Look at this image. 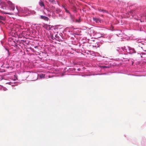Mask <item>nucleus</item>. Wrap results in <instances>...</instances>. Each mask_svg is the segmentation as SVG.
<instances>
[{
  "mask_svg": "<svg viewBox=\"0 0 146 146\" xmlns=\"http://www.w3.org/2000/svg\"><path fill=\"white\" fill-rule=\"evenodd\" d=\"M39 4L40 5L41 7L44 6V4L43 2L41 1H40L39 2Z\"/></svg>",
  "mask_w": 146,
  "mask_h": 146,
  "instance_id": "obj_4",
  "label": "nucleus"
},
{
  "mask_svg": "<svg viewBox=\"0 0 146 146\" xmlns=\"http://www.w3.org/2000/svg\"><path fill=\"white\" fill-rule=\"evenodd\" d=\"M40 18L46 21H48L49 19V18L43 15L40 16Z\"/></svg>",
  "mask_w": 146,
  "mask_h": 146,
  "instance_id": "obj_1",
  "label": "nucleus"
},
{
  "mask_svg": "<svg viewBox=\"0 0 146 146\" xmlns=\"http://www.w3.org/2000/svg\"><path fill=\"white\" fill-rule=\"evenodd\" d=\"M2 22L1 21H0V23Z\"/></svg>",
  "mask_w": 146,
  "mask_h": 146,
  "instance_id": "obj_11",
  "label": "nucleus"
},
{
  "mask_svg": "<svg viewBox=\"0 0 146 146\" xmlns=\"http://www.w3.org/2000/svg\"><path fill=\"white\" fill-rule=\"evenodd\" d=\"M99 11L100 12H102L104 13L106 12V10H103L102 9H99Z\"/></svg>",
  "mask_w": 146,
  "mask_h": 146,
  "instance_id": "obj_5",
  "label": "nucleus"
},
{
  "mask_svg": "<svg viewBox=\"0 0 146 146\" xmlns=\"http://www.w3.org/2000/svg\"><path fill=\"white\" fill-rule=\"evenodd\" d=\"M76 21L77 22H78L79 23H80L81 22V20H80V19H79V20H76Z\"/></svg>",
  "mask_w": 146,
  "mask_h": 146,
  "instance_id": "obj_9",
  "label": "nucleus"
},
{
  "mask_svg": "<svg viewBox=\"0 0 146 146\" xmlns=\"http://www.w3.org/2000/svg\"><path fill=\"white\" fill-rule=\"evenodd\" d=\"M65 11L67 13H68L70 15V16L71 17L72 16V15H71V14L69 12V11L68 10H67L66 9V8H65Z\"/></svg>",
  "mask_w": 146,
  "mask_h": 146,
  "instance_id": "obj_6",
  "label": "nucleus"
},
{
  "mask_svg": "<svg viewBox=\"0 0 146 146\" xmlns=\"http://www.w3.org/2000/svg\"><path fill=\"white\" fill-rule=\"evenodd\" d=\"M50 1L51 3L53 4H56V1L54 0H51Z\"/></svg>",
  "mask_w": 146,
  "mask_h": 146,
  "instance_id": "obj_7",
  "label": "nucleus"
},
{
  "mask_svg": "<svg viewBox=\"0 0 146 146\" xmlns=\"http://www.w3.org/2000/svg\"><path fill=\"white\" fill-rule=\"evenodd\" d=\"M0 19L2 20H5V18L3 17L0 16Z\"/></svg>",
  "mask_w": 146,
  "mask_h": 146,
  "instance_id": "obj_8",
  "label": "nucleus"
},
{
  "mask_svg": "<svg viewBox=\"0 0 146 146\" xmlns=\"http://www.w3.org/2000/svg\"><path fill=\"white\" fill-rule=\"evenodd\" d=\"M50 26V25L45 24L43 27L46 29L48 28V30H50L51 29Z\"/></svg>",
  "mask_w": 146,
  "mask_h": 146,
  "instance_id": "obj_3",
  "label": "nucleus"
},
{
  "mask_svg": "<svg viewBox=\"0 0 146 146\" xmlns=\"http://www.w3.org/2000/svg\"><path fill=\"white\" fill-rule=\"evenodd\" d=\"M102 67L103 68H109V67L107 66H102Z\"/></svg>",
  "mask_w": 146,
  "mask_h": 146,
  "instance_id": "obj_10",
  "label": "nucleus"
},
{
  "mask_svg": "<svg viewBox=\"0 0 146 146\" xmlns=\"http://www.w3.org/2000/svg\"><path fill=\"white\" fill-rule=\"evenodd\" d=\"M93 19L97 23H100L101 20L98 18L94 17Z\"/></svg>",
  "mask_w": 146,
  "mask_h": 146,
  "instance_id": "obj_2",
  "label": "nucleus"
}]
</instances>
